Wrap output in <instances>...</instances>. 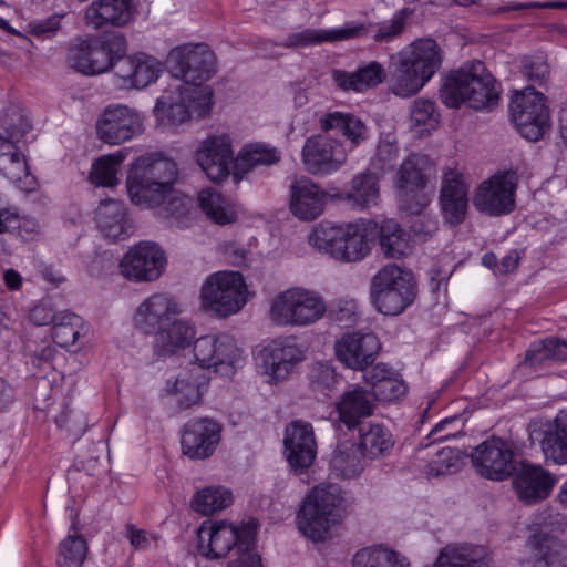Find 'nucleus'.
Instances as JSON below:
<instances>
[{
  "instance_id": "nucleus-1",
  "label": "nucleus",
  "mask_w": 567,
  "mask_h": 567,
  "mask_svg": "<svg viewBox=\"0 0 567 567\" xmlns=\"http://www.w3.org/2000/svg\"><path fill=\"white\" fill-rule=\"evenodd\" d=\"M168 72L179 83L162 92L153 106L155 127L175 133L193 117H202L213 107V90L206 82L215 72V55L204 43L173 48L166 58Z\"/></svg>"
},
{
  "instance_id": "nucleus-2",
  "label": "nucleus",
  "mask_w": 567,
  "mask_h": 567,
  "mask_svg": "<svg viewBox=\"0 0 567 567\" xmlns=\"http://www.w3.org/2000/svg\"><path fill=\"white\" fill-rule=\"evenodd\" d=\"M176 163L162 153L137 157L127 171L125 187L130 202L140 209H157L171 226L185 228L193 217L192 198L174 188Z\"/></svg>"
},
{
  "instance_id": "nucleus-3",
  "label": "nucleus",
  "mask_w": 567,
  "mask_h": 567,
  "mask_svg": "<svg viewBox=\"0 0 567 567\" xmlns=\"http://www.w3.org/2000/svg\"><path fill=\"white\" fill-rule=\"evenodd\" d=\"M444 56V49L435 39L413 40L390 56V92L402 99L416 95L440 71Z\"/></svg>"
},
{
  "instance_id": "nucleus-4",
  "label": "nucleus",
  "mask_w": 567,
  "mask_h": 567,
  "mask_svg": "<svg viewBox=\"0 0 567 567\" xmlns=\"http://www.w3.org/2000/svg\"><path fill=\"white\" fill-rule=\"evenodd\" d=\"M377 235L378 224L373 219L322 220L311 228L308 243L337 261L359 262L370 255Z\"/></svg>"
},
{
  "instance_id": "nucleus-5",
  "label": "nucleus",
  "mask_w": 567,
  "mask_h": 567,
  "mask_svg": "<svg viewBox=\"0 0 567 567\" xmlns=\"http://www.w3.org/2000/svg\"><path fill=\"white\" fill-rule=\"evenodd\" d=\"M347 505V493L340 485L319 483L309 489L297 511V529L313 543L326 542L341 524Z\"/></svg>"
},
{
  "instance_id": "nucleus-6",
  "label": "nucleus",
  "mask_w": 567,
  "mask_h": 567,
  "mask_svg": "<svg viewBox=\"0 0 567 567\" xmlns=\"http://www.w3.org/2000/svg\"><path fill=\"white\" fill-rule=\"evenodd\" d=\"M440 96L447 107L465 103L474 110H492L498 103L499 87L485 65L474 61L446 76Z\"/></svg>"
},
{
  "instance_id": "nucleus-7",
  "label": "nucleus",
  "mask_w": 567,
  "mask_h": 567,
  "mask_svg": "<svg viewBox=\"0 0 567 567\" xmlns=\"http://www.w3.org/2000/svg\"><path fill=\"white\" fill-rule=\"evenodd\" d=\"M327 309V302L319 291L305 286H291L270 299L268 317L277 327L306 328L322 320Z\"/></svg>"
},
{
  "instance_id": "nucleus-8",
  "label": "nucleus",
  "mask_w": 567,
  "mask_h": 567,
  "mask_svg": "<svg viewBox=\"0 0 567 567\" xmlns=\"http://www.w3.org/2000/svg\"><path fill=\"white\" fill-rule=\"evenodd\" d=\"M254 296L241 272L220 270L210 274L203 282L199 302L205 312L225 319L239 313Z\"/></svg>"
},
{
  "instance_id": "nucleus-9",
  "label": "nucleus",
  "mask_w": 567,
  "mask_h": 567,
  "mask_svg": "<svg viewBox=\"0 0 567 567\" xmlns=\"http://www.w3.org/2000/svg\"><path fill=\"white\" fill-rule=\"evenodd\" d=\"M186 361L200 371L231 378L244 367L246 355L233 336L215 331L195 337Z\"/></svg>"
},
{
  "instance_id": "nucleus-10",
  "label": "nucleus",
  "mask_w": 567,
  "mask_h": 567,
  "mask_svg": "<svg viewBox=\"0 0 567 567\" xmlns=\"http://www.w3.org/2000/svg\"><path fill=\"white\" fill-rule=\"evenodd\" d=\"M306 358V347L295 337L274 338L255 350V373L264 384L277 386L288 381Z\"/></svg>"
},
{
  "instance_id": "nucleus-11",
  "label": "nucleus",
  "mask_w": 567,
  "mask_h": 567,
  "mask_svg": "<svg viewBox=\"0 0 567 567\" xmlns=\"http://www.w3.org/2000/svg\"><path fill=\"white\" fill-rule=\"evenodd\" d=\"M416 281L411 270L396 265L382 267L372 278L371 300L385 316L402 313L414 300Z\"/></svg>"
},
{
  "instance_id": "nucleus-12",
  "label": "nucleus",
  "mask_w": 567,
  "mask_h": 567,
  "mask_svg": "<svg viewBox=\"0 0 567 567\" xmlns=\"http://www.w3.org/2000/svg\"><path fill=\"white\" fill-rule=\"evenodd\" d=\"M434 171V161L424 154H412L402 162L395 172L393 184L403 210L419 214L430 204L432 192L426 184Z\"/></svg>"
},
{
  "instance_id": "nucleus-13",
  "label": "nucleus",
  "mask_w": 567,
  "mask_h": 567,
  "mask_svg": "<svg viewBox=\"0 0 567 567\" xmlns=\"http://www.w3.org/2000/svg\"><path fill=\"white\" fill-rule=\"evenodd\" d=\"M126 41L120 34L80 40L69 49L71 68L85 75L107 72L126 52Z\"/></svg>"
},
{
  "instance_id": "nucleus-14",
  "label": "nucleus",
  "mask_w": 567,
  "mask_h": 567,
  "mask_svg": "<svg viewBox=\"0 0 567 567\" xmlns=\"http://www.w3.org/2000/svg\"><path fill=\"white\" fill-rule=\"evenodd\" d=\"M249 539L244 524L228 518L204 520L196 533L195 550L207 560L229 557Z\"/></svg>"
},
{
  "instance_id": "nucleus-15",
  "label": "nucleus",
  "mask_w": 567,
  "mask_h": 567,
  "mask_svg": "<svg viewBox=\"0 0 567 567\" xmlns=\"http://www.w3.org/2000/svg\"><path fill=\"white\" fill-rule=\"evenodd\" d=\"M509 110L512 122L524 138L535 142L545 135L549 111L542 93L530 87L514 92Z\"/></svg>"
},
{
  "instance_id": "nucleus-16",
  "label": "nucleus",
  "mask_w": 567,
  "mask_h": 567,
  "mask_svg": "<svg viewBox=\"0 0 567 567\" xmlns=\"http://www.w3.org/2000/svg\"><path fill=\"white\" fill-rule=\"evenodd\" d=\"M517 176L512 171H501L484 179L473 196V206L481 214L498 217L515 208Z\"/></svg>"
},
{
  "instance_id": "nucleus-17",
  "label": "nucleus",
  "mask_w": 567,
  "mask_h": 567,
  "mask_svg": "<svg viewBox=\"0 0 567 567\" xmlns=\"http://www.w3.org/2000/svg\"><path fill=\"white\" fill-rule=\"evenodd\" d=\"M144 114L125 104L106 106L95 123L96 136L109 145H121L144 132Z\"/></svg>"
},
{
  "instance_id": "nucleus-18",
  "label": "nucleus",
  "mask_w": 567,
  "mask_h": 567,
  "mask_svg": "<svg viewBox=\"0 0 567 567\" xmlns=\"http://www.w3.org/2000/svg\"><path fill=\"white\" fill-rule=\"evenodd\" d=\"M195 159L207 178L214 183H221L228 176H233L236 157L230 134L226 132L208 134L199 141Z\"/></svg>"
},
{
  "instance_id": "nucleus-19",
  "label": "nucleus",
  "mask_w": 567,
  "mask_h": 567,
  "mask_svg": "<svg viewBox=\"0 0 567 567\" xmlns=\"http://www.w3.org/2000/svg\"><path fill=\"white\" fill-rule=\"evenodd\" d=\"M166 262L165 252L157 244L141 241L125 252L120 271L131 281H154L164 272Z\"/></svg>"
},
{
  "instance_id": "nucleus-20",
  "label": "nucleus",
  "mask_w": 567,
  "mask_h": 567,
  "mask_svg": "<svg viewBox=\"0 0 567 567\" xmlns=\"http://www.w3.org/2000/svg\"><path fill=\"white\" fill-rule=\"evenodd\" d=\"M301 157L309 173L329 175L344 165L348 151L340 140L324 134H316L306 140Z\"/></svg>"
},
{
  "instance_id": "nucleus-21",
  "label": "nucleus",
  "mask_w": 567,
  "mask_h": 567,
  "mask_svg": "<svg viewBox=\"0 0 567 567\" xmlns=\"http://www.w3.org/2000/svg\"><path fill=\"white\" fill-rule=\"evenodd\" d=\"M223 436V426L210 417L187 422L181 432V452L192 461H204L217 451Z\"/></svg>"
},
{
  "instance_id": "nucleus-22",
  "label": "nucleus",
  "mask_w": 567,
  "mask_h": 567,
  "mask_svg": "<svg viewBox=\"0 0 567 567\" xmlns=\"http://www.w3.org/2000/svg\"><path fill=\"white\" fill-rule=\"evenodd\" d=\"M381 349L374 333L347 331L340 334L333 344L337 360L353 371H364L375 361Z\"/></svg>"
},
{
  "instance_id": "nucleus-23",
  "label": "nucleus",
  "mask_w": 567,
  "mask_h": 567,
  "mask_svg": "<svg viewBox=\"0 0 567 567\" xmlns=\"http://www.w3.org/2000/svg\"><path fill=\"white\" fill-rule=\"evenodd\" d=\"M27 127L28 124L21 122V127L12 130L9 138L0 135V173L20 190L31 193L38 189L39 184L29 172L24 155L16 146L24 140Z\"/></svg>"
},
{
  "instance_id": "nucleus-24",
  "label": "nucleus",
  "mask_w": 567,
  "mask_h": 567,
  "mask_svg": "<svg viewBox=\"0 0 567 567\" xmlns=\"http://www.w3.org/2000/svg\"><path fill=\"white\" fill-rule=\"evenodd\" d=\"M471 460L482 477L504 481L514 470V449L511 443L493 437L477 445L471 453Z\"/></svg>"
},
{
  "instance_id": "nucleus-25",
  "label": "nucleus",
  "mask_w": 567,
  "mask_h": 567,
  "mask_svg": "<svg viewBox=\"0 0 567 567\" xmlns=\"http://www.w3.org/2000/svg\"><path fill=\"white\" fill-rule=\"evenodd\" d=\"M184 311L185 306L179 298L169 293H154L137 306L133 323L142 333L154 334Z\"/></svg>"
},
{
  "instance_id": "nucleus-26",
  "label": "nucleus",
  "mask_w": 567,
  "mask_h": 567,
  "mask_svg": "<svg viewBox=\"0 0 567 567\" xmlns=\"http://www.w3.org/2000/svg\"><path fill=\"white\" fill-rule=\"evenodd\" d=\"M284 456L295 474L305 473L317 457L313 427L303 421L291 422L284 434Z\"/></svg>"
},
{
  "instance_id": "nucleus-27",
  "label": "nucleus",
  "mask_w": 567,
  "mask_h": 567,
  "mask_svg": "<svg viewBox=\"0 0 567 567\" xmlns=\"http://www.w3.org/2000/svg\"><path fill=\"white\" fill-rule=\"evenodd\" d=\"M437 229V223L431 217H420L412 226V235L405 233L393 219L384 220L378 226L380 233V245L386 256L400 258L411 251L412 237L415 240L424 241Z\"/></svg>"
},
{
  "instance_id": "nucleus-28",
  "label": "nucleus",
  "mask_w": 567,
  "mask_h": 567,
  "mask_svg": "<svg viewBox=\"0 0 567 567\" xmlns=\"http://www.w3.org/2000/svg\"><path fill=\"white\" fill-rule=\"evenodd\" d=\"M557 484V476L540 464L522 463L513 477L517 498L527 505L547 499Z\"/></svg>"
},
{
  "instance_id": "nucleus-29",
  "label": "nucleus",
  "mask_w": 567,
  "mask_h": 567,
  "mask_svg": "<svg viewBox=\"0 0 567 567\" xmlns=\"http://www.w3.org/2000/svg\"><path fill=\"white\" fill-rule=\"evenodd\" d=\"M468 184L461 168L447 167L443 172L440 189L442 216L450 225L464 221L468 205Z\"/></svg>"
},
{
  "instance_id": "nucleus-30",
  "label": "nucleus",
  "mask_w": 567,
  "mask_h": 567,
  "mask_svg": "<svg viewBox=\"0 0 567 567\" xmlns=\"http://www.w3.org/2000/svg\"><path fill=\"white\" fill-rule=\"evenodd\" d=\"M529 437L547 461L567 465V410L559 411L551 421L533 424Z\"/></svg>"
},
{
  "instance_id": "nucleus-31",
  "label": "nucleus",
  "mask_w": 567,
  "mask_h": 567,
  "mask_svg": "<svg viewBox=\"0 0 567 567\" xmlns=\"http://www.w3.org/2000/svg\"><path fill=\"white\" fill-rule=\"evenodd\" d=\"M196 332L195 324L189 320L179 317L173 319L153 334L155 354L187 360Z\"/></svg>"
},
{
  "instance_id": "nucleus-32",
  "label": "nucleus",
  "mask_w": 567,
  "mask_h": 567,
  "mask_svg": "<svg viewBox=\"0 0 567 567\" xmlns=\"http://www.w3.org/2000/svg\"><path fill=\"white\" fill-rule=\"evenodd\" d=\"M210 383L209 375L192 367L182 370L176 377L167 379L162 392L183 409L198 405L206 394Z\"/></svg>"
},
{
  "instance_id": "nucleus-33",
  "label": "nucleus",
  "mask_w": 567,
  "mask_h": 567,
  "mask_svg": "<svg viewBox=\"0 0 567 567\" xmlns=\"http://www.w3.org/2000/svg\"><path fill=\"white\" fill-rule=\"evenodd\" d=\"M163 73L162 62L144 52L127 55L118 65L116 78L123 89H145L159 79Z\"/></svg>"
},
{
  "instance_id": "nucleus-34",
  "label": "nucleus",
  "mask_w": 567,
  "mask_h": 567,
  "mask_svg": "<svg viewBox=\"0 0 567 567\" xmlns=\"http://www.w3.org/2000/svg\"><path fill=\"white\" fill-rule=\"evenodd\" d=\"M327 203L328 194L310 179H299L290 186L289 210L301 221L320 217Z\"/></svg>"
},
{
  "instance_id": "nucleus-35",
  "label": "nucleus",
  "mask_w": 567,
  "mask_h": 567,
  "mask_svg": "<svg viewBox=\"0 0 567 567\" xmlns=\"http://www.w3.org/2000/svg\"><path fill=\"white\" fill-rule=\"evenodd\" d=\"M371 393L360 385H350L334 402L337 420L348 429H354L362 419L369 417L374 411Z\"/></svg>"
},
{
  "instance_id": "nucleus-36",
  "label": "nucleus",
  "mask_w": 567,
  "mask_h": 567,
  "mask_svg": "<svg viewBox=\"0 0 567 567\" xmlns=\"http://www.w3.org/2000/svg\"><path fill=\"white\" fill-rule=\"evenodd\" d=\"M363 379L371 386L374 401L395 402L403 399L409 391L402 375L383 363L375 364L365 371Z\"/></svg>"
},
{
  "instance_id": "nucleus-37",
  "label": "nucleus",
  "mask_w": 567,
  "mask_h": 567,
  "mask_svg": "<svg viewBox=\"0 0 567 567\" xmlns=\"http://www.w3.org/2000/svg\"><path fill=\"white\" fill-rule=\"evenodd\" d=\"M135 12V0H94L85 11V21L93 28L104 24L124 25Z\"/></svg>"
},
{
  "instance_id": "nucleus-38",
  "label": "nucleus",
  "mask_w": 567,
  "mask_h": 567,
  "mask_svg": "<svg viewBox=\"0 0 567 567\" xmlns=\"http://www.w3.org/2000/svg\"><path fill=\"white\" fill-rule=\"evenodd\" d=\"M331 76L341 90L360 93L381 84L386 78V72L380 62L370 61L359 65L353 72L333 70Z\"/></svg>"
},
{
  "instance_id": "nucleus-39",
  "label": "nucleus",
  "mask_w": 567,
  "mask_h": 567,
  "mask_svg": "<svg viewBox=\"0 0 567 567\" xmlns=\"http://www.w3.org/2000/svg\"><path fill=\"white\" fill-rule=\"evenodd\" d=\"M527 547L535 560L544 561L548 567H565L567 549L557 538L549 536L544 527L528 528Z\"/></svg>"
},
{
  "instance_id": "nucleus-40",
  "label": "nucleus",
  "mask_w": 567,
  "mask_h": 567,
  "mask_svg": "<svg viewBox=\"0 0 567 567\" xmlns=\"http://www.w3.org/2000/svg\"><path fill=\"white\" fill-rule=\"evenodd\" d=\"M94 221L99 230L107 238H123L128 229L127 208L117 199L101 200L94 210Z\"/></svg>"
},
{
  "instance_id": "nucleus-41",
  "label": "nucleus",
  "mask_w": 567,
  "mask_h": 567,
  "mask_svg": "<svg viewBox=\"0 0 567 567\" xmlns=\"http://www.w3.org/2000/svg\"><path fill=\"white\" fill-rule=\"evenodd\" d=\"M319 124L323 131H338L352 147L364 143L370 136L367 124L355 114L333 111L323 114Z\"/></svg>"
},
{
  "instance_id": "nucleus-42",
  "label": "nucleus",
  "mask_w": 567,
  "mask_h": 567,
  "mask_svg": "<svg viewBox=\"0 0 567 567\" xmlns=\"http://www.w3.org/2000/svg\"><path fill=\"white\" fill-rule=\"evenodd\" d=\"M231 488L221 484L205 485L196 489L190 499V508L202 516H214L234 504Z\"/></svg>"
},
{
  "instance_id": "nucleus-43",
  "label": "nucleus",
  "mask_w": 567,
  "mask_h": 567,
  "mask_svg": "<svg viewBox=\"0 0 567 567\" xmlns=\"http://www.w3.org/2000/svg\"><path fill=\"white\" fill-rule=\"evenodd\" d=\"M279 159V152L270 145L260 142L246 144L236 156L233 181L239 183L252 167L257 165H271Z\"/></svg>"
},
{
  "instance_id": "nucleus-44",
  "label": "nucleus",
  "mask_w": 567,
  "mask_h": 567,
  "mask_svg": "<svg viewBox=\"0 0 567 567\" xmlns=\"http://www.w3.org/2000/svg\"><path fill=\"white\" fill-rule=\"evenodd\" d=\"M127 154L128 151L122 148L96 158L91 165L89 181L97 187L113 188L117 186L121 168Z\"/></svg>"
},
{
  "instance_id": "nucleus-45",
  "label": "nucleus",
  "mask_w": 567,
  "mask_h": 567,
  "mask_svg": "<svg viewBox=\"0 0 567 567\" xmlns=\"http://www.w3.org/2000/svg\"><path fill=\"white\" fill-rule=\"evenodd\" d=\"M393 447V435L385 426L369 424L360 430L359 449L364 457L370 460L384 457Z\"/></svg>"
},
{
  "instance_id": "nucleus-46",
  "label": "nucleus",
  "mask_w": 567,
  "mask_h": 567,
  "mask_svg": "<svg viewBox=\"0 0 567 567\" xmlns=\"http://www.w3.org/2000/svg\"><path fill=\"white\" fill-rule=\"evenodd\" d=\"M352 567H410V561L388 546L372 545L353 555Z\"/></svg>"
},
{
  "instance_id": "nucleus-47",
  "label": "nucleus",
  "mask_w": 567,
  "mask_h": 567,
  "mask_svg": "<svg viewBox=\"0 0 567 567\" xmlns=\"http://www.w3.org/2000/svg\"><path fill=\"white\" fill-rule=\"evenodd\" d=\"M379 181L380 176L369 169L354 176L349 192L343 196L338 195L337 197L348 199L361 208L377 206L380 198Z\"/></svg>"
},
{
  "instance_id": "nucleus-48",
  "label": "nucleus",
  "mask_w": 567,
  "mask_h": 567,
  "mask_svg": "<svg viewBox=\"0 0 567 567\" xmlns=\"http://www.w3.org/2000/svg\"><path fill=\"white\" fill-rule=\"evenodd\" d=\"M89 332V324L74 312L62 310L52 326L54 342L65 349L76 346L78 341Z\"/></svg>"
},
{
  "instance_id": "nucleus-49",
  "label": "nucleus",
  "mask_w": 567,
  "mask_h": 567,
  "mask_svg": "<svg viewBox=\"0 0 567 567\" xmlns=\"http://www.w3.org/2000/svg\"><path fill=\"white\" fill-rule=\"evenodd\" d=\"M433 567H489V563L483 548L447 546L440 551Z\"/></svg>"
},
{
  "instance_id": "nucleus-50",
  "label": "nucleus",
  "mask_w": 567,
  "mask_h": 567,
  "mask_svg": "<svg viewBox=\"0 0 567 567\" xmlns=\"http://www.w3.org/2000/svg\"><path fill=\"white\" fill-rule=\"evenodd\" d=\"M198 203L206 216L216 224L227 225L237 219L236 205L212 188L199 192Z\"/></svg>"
},
{
  "instance_id": "nucleus-51",
  "label": "nucleus",
  "mask_w": 567,
  "mask_h": 567,
  "mask_svg": "<svg viewBox=\"0 0 567 567\" xmlns=\"http://www.w3.org/2000/svg\"><path fill=\"white\" fill-rule=\"evenodd\" d=\"M440 125V114L435 103L427 99H417L410 106V131L417 136L430 135Z\"/></svg>"
},
{
  "instance_id": "nucleus-52",
  "label": "nucleus",
  "mask_w": 567,
  "mask_h": 567,
  "mask_svg": "<svg viewBox=\"0 0 567 567\" xmlns=\"http://www.w3.org/2000/svg\"><path fill=\"white\" fill-rule=\"evenodd\" d=\"M363 463L355 455L353 444L342 443L337 446L331 458L330 477L355 478L363 472Z\"/></svg>"
},
{
  "instance_id": "nucleus-53",
  "label": "nucleus",
  "mask_w": 567,
  "mask_h": 567,
  "mask_svg": "<svg viewBox=\"0 0 567 567\" xmlns=\"http://www.w3.org/2000/svg\"><path fill=\"white\" fill-rule=\"evenodd\" d=\"M89 546L86 540L79 535L78 529L72 526L70 533L60 542L58 547V567H82Z\"/></svg>"
},
{
  "instance_id": "nucleus-54",
  "label": "nucleus",
  "mask_w": 567,
  "mask_h": 567,
  "mask_svg": "<svg viewBox=\"0 0 567 567\" xmlns=\"http://www.w3.org/2000/svg\"><path fill=\"white\" fill-rule=\"evenodd\" d=\"M363 31V24L348 22L341 27L307 30L297 37L296 44H315L321 42L344 41L359 37Z\"/></svg>"
},
{
  "instance_id": "nucleus-55",
  "label": "nucleus",
  "mask_w": 567,
  "mask_h": 567,
  "mask_svg": "<svg viewBox=\"0 0 567 567\" xmlns=\"http://www.w3.org/2000/svg\"><path fill=\"white\" fill-rule=\"evenodd\" d=\"M545 360L567 361V341L550 337L534 342L527 352L525 363L535 365Z\"/></svg>"
},
{
  "instance_id": "nucleus-56",
  "label": "nucleus",
  "mask_w": 567,
  "mask_h": 567,
  "mask_svg": "<svg viewBox=\"0 0 567 567\" xmlns=\"http://www.w3.org/2000/svg\"><path fill=\"white\" fill-rule=\"evenodd\" d=\"M464 465V457L461 451L444 447L439 451L435 457L427 464L426 474L430 477H440L457 473Z\"/></svg>"
},
{
  "instance_id": "nucleus-57",
  "label": "nucleus",
  "mask_w": 567,
  "mask_h": 567,
  "mask_svg": "<svg viewBox=\"0 0 567 567\" xmlns=\"http://www.w3.org/2000/svg\"><path fill=\"white\" fill-rule=\"evenodd\" d=\"M413 12V9L410 8L398 10L390 20L380 23L374 39L377 41H385L399 37L405 30Z\"/></svg>"
},
{
  "instance_id": "nucleus-58",
  "label": "nucleus",
  "mask_w": 567,
  "mask_h": 567,
  "mask_svg": "<svg viewBox=\"0 0 567 567\" xmlns=\"http://www.w3.org/2000/svg\"><path fill=\"white\" fill-rule=\"evenodd\" d=\"M398 156V147L395 142L388 137L386 140H382L375 153V156L371 161L370 168L372 172L383 173L393 167V163Z\"/></svg>"
},
{
  "instance_id": "nucleus-59",
  "label": "nucleus",
  "mask_w": 567,
  "mask_h": 567,
  "mask_svg": "<svg viewBox=\"0 0 567 567\" xmlns=\"http://www.w3.org/2000/svg\"><path fill=\"white\" fill-rule=\"evenodd\" d=\"M226 567H264V564L260 554L248 539L231 554Z\"/></svg>"
},
{
  "instance_id": "nucleus-60",
  "label": "nucleus",
  "mask_w": 567,
  "mask_h": 567,
  "mask_svg": "<svg viewBox=\"0 0 567 567\" xmlns=\"http://www.w3.org/2000/svg\"><path fill=\"white\" fill-rule=\"evenodd\" d=\"M60 316L50 299H43L35 303L29 311V321L38 327L54 324L55 320Z\"/></svg>"
},
{
  "instance_id": "nucleus-61",
  "label": "nucleus",
  "mask_w": 567,
  "mask_h": 567,
  "mask_svg": "<svg viewBox=\"0 0 567 567\" xmlns=\"http://www.w3.org/2000/svg\"><path fill=\"white\" fill-rule=\"evenodd\" d=\"M311 381L320 389L331 390L340 382V375L329 362H319L311 370Z\"/></svg>"
},
{
  "instance_id": "nucleus-62",
  "label": "nucleus",
  "mask_w": 567,
  "mask_h": 567,
  "mask_svg": "<svg viewBox=\"0 0 567 567\" xmlns=\"http://www.w3.org/2000/svg\"><path fill=\"white\" fill-rule=\"evenodd\" d=\"M126 536L130 544L138 550H145L156 545L158 536L153 533H147L144 529L136 528L132 525L126 528Z\"/></svg>"
},
{
  "instance_id": "nucleus-63",
  "label": "nucleus",
  "mask_w": 567,
  "mask_h": 567,
  "mask_svg": "<svg viewBox=\"0 0 567 567\" xmlns=\"http://www.w3.org/2000/svg\"><path fill=\"white\" fill-rule=\"evenodd\" d=\"M523 73L528 81L543 83L548 78L549 66L543 59L537 58L524 64Z\"/></svg>"
},
{
  "instance_id": "nucleus-64",
  "label": "nucleus",
  "mask_w": 567,
  "mask_h": 567,
  "mask_svg": "<svg viewBox=\"0 0 567 567\" xmlns=\"http://www.w3.org/2000/svg\"><path fill=\"white\" fill-rule=\"evenodd\" d=\"M62 16H52L45 21L34 22L31 24V32L39 37L49 38L54 34L61 25Z\"/></svg>"
}]
</instances>
